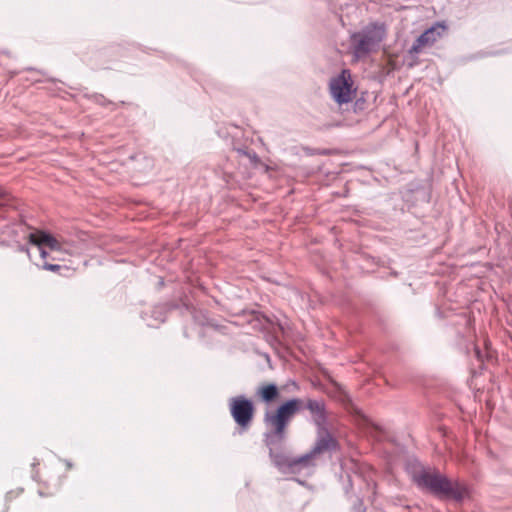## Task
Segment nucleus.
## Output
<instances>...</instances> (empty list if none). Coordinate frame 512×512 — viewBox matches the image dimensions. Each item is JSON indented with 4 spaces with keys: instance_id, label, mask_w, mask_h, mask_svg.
<instances>
[{
    "instance_id": "obj_23",
    "label": "nucleus",
    "mask_w": 512,
    "mask_h": 512,
    "mask_svg": "<svg viewBox=\"0 0 512 512\" xmlns=\"http://www.w3.org/2000/svg\"><path fill=\"white\" fill-rule=\"evenodd\" d=\"M263 320L269 321V320H270V318H269V317H267V316H263Z\"/></svg>"
},
{
    "instance_id": "obj_3",
    "label": "nucleus",
    "mask_w": 512,
    "mask_h": 512,
    "mask_svg": "<svg viewBox=\"0 0 512 512\" xmlns=\"http://www.w3.org/2000/svg\"><path fill=\"white\" fill-rule=\"evenodd\" d=\"M475 322H463L462 330L459 331L458 345L461 349L465 350L466 354L473 353L478 361L491 360L493 358V351L491 349L490 341L485 333L477 335Z\"/></svg>"
},
{
    "instance_id": "obj_12",
    "label": "nucleus",
    "mask_w": 512,
    "mask_h": 512,
    "mask_svg": "<svg viewBox=\"0 0 512 512\" xmlns=\"http://www.w3.org/2000/svg\"><path fill=\"white\" fill-rule=\"evenodd\" d=\"M9 201L7 193L0 187V208L4 207Z\"/></svg>"
},
{
    "instance_id": "obj_11",
    "label": "nucleus",
    "mask_w": 512,
    "mask_h": 512,
    "mask_svg": "<svg viewBox=\"0 0 512 512\" xmlns=\"http://www.w3.org/2000/svg\"><path fill=\"white\" fill-rule=\"evenodd\" d=\"M42 268L44 270L56 272V271H59L61 267H60V265H57V264H51V263H48V262H44L43 265H42Z\"/></svg>"
},
{
    "instance_id": "obj_20",
    "label": "nucleus",
    "mask_w": 512,
    "mask_h": 512,
    "mask_svg": "<svg viewBox=\"0 0 512 512\" xmlns=\"http://www.w3.org/2000/svg\"><path fill=\"white\" fill-rule=\"evenodd\" d=\"M38 494H39V496H41V497L45 496V494H44V492H43L42 490H39V491H38Z\"/></svg>"
},
{
    "instance_id": "obj_14",
    "label": "nucleus",
    "mask_w": 512,
    "mask_h": 512,
    "mask_svg": "<svg viewBox=\"0 0 512 512\" xmlns=\"http://www.w3.org/2000/svg\"><path fill=\"white\" fill-rule=\"evenodd\" d=\"M351 489H352V481H351L350 477H348V482L344 485V491L346 494H348Z\"/></svg>"
},
{
    "instance_id": "obj_1",
    "label": "nucleus",
    "mask_w": 512,
    "mask_h": 512,
    "mask_svg": "<svg viewBox=\"0 0 512 512\" xmlns=\"http://www.w3.org/2000/svg\"><path fill=\"white\" fill-rule=\"evenodd\" d=\"M263 443L272 465L281 474H298L314 466V459L338 449L329 429L324 400L293 397L264 414Z\"/></svg>"
},
{
    "instance_id": "obj_19",
    "label": "nucleus",
    "mask_w": 512,
    "mask_h": 512,
    "mask_svg": "<svg viewBox=\"0 0 512 512\" xmlns=\"http://www.w3.org/2000/svg\"><path fill=\"white\" fill-rule=\"evenodd\" d=\"M275 323H276V324H278V325H279V327H280L281 329H284V326L282 325V322L277 321V322H275Z\"/></svg>"
},
{
    "instance_id": "obj_2",
    "label": "nucleus",
    "mask_w": 512,
    "mask_h": 512,
    "mask_svg": "<svg viewBox=\"0 0 512 512\" xmlns=\"http://www.w3.org/2000/svg\"><path fill=\"white\" fill-rule=\"evenodd\" d=\"M412 478L418 488L441 499L462 503L469 496V488L465 483L453 480L430 466L415 469Z\"/></svg>"
},
{
    "instance_id": "obj_17",
    "label": "nucleus",
    "mask_w": 512,
    "mask_h": 512,
    "mask_svg": "<svg viewBox=\"0 0 512 512\" xmlns=\"http://www.w3.org/2000/svg\"><path fill=\"white\" fill-rule=\"evenodd\" d=\"M183 334H184V336H185V337H187V338L191 337V335L189 334V328H188L187 326H186V327H184V329H183Z\"/></svg>"
},
{
    "instance_id": "obj_21",
    "label": "nucleus",
    "mask_w": 512,
    "mask_h": 512,
    "mask_svg": "<svg viewBox=\"0 0 512 512\" xmlns=\"http://www.w3.org/2000/svg\"><path fill=\"white\" fill-rule=\"evenodd\" d=\"M293 480H295L296 482H298L299 484H303V482L297 478H293Z\"/></svg>"
},
{
    "instance_id": "obj_18",
    "label": "nucleus",
    "mask_w": 512,
    "mask_h": 512,
    "mask_svg": "<svg viewBox=\"0 0 512 512\" xmlns=\"http://www.w3.org/2000/svg\"><path fill=\"white\" fill-rule=\"evenodd\" d=\"M13 491H10L6 494L5 499L6 501H9L12 498Z\"/></svg>"
},
{
    "instance_id": "obj_8",
    "label": "nucleus",
    "mask_w": 512,
    "mask_h": 512,
    "mask_svg": "<svg viewBox=\"0 0 512 512\" xmlns=\"http://www.w3.org/2000/svg\"><path fill=\"white\" fill-rule=\"evenodd\" d=\"M445 29V26L442 24H436L430 27L416 39L410 51L419 53L424 48L432 46L438 39L442 37Z\"/></svg>"
},
{
    "instance_id": "obj_22",
    "label": "nucleus",
    "mask_w": 512,
    "mask_h": 512,
    "mask_svg": "<svg viewBox=\"0 0 512 512\" xmlns=\"http://www.w3.org/2000/svg\"><path fill=\"white\" fill-rule=\"evenodd\" d=\"M51 258H52V260H61L62 259L60 257H51Z\"/></svg>"
},
{
    "instance_id": "obj_9",
    "label": "nucleus",
    "mask_w": 512,
    "mask_h": 512,
    "mask_svg": "<svg viewBox=\"0 0 512 512\" xmlns=\"http://www.w3.org/2000/svg\"><path fill=\"white\" fill-rule=\"evenodd\" d=\"M192 326L198 337L206 343L213 340L216 334H227V327L216 322H192Z\"/></svg>"
},
{
    "instance_id": "obj_4",
    "label": "nucleus",
    "mask_w": 512,
    "mask_h": 512,
    "mask_svg": "<svg viewBox=\"0 0 512 512\" xmlns=\"http://www.w3.org/2000/svg\"><path fill=\"white\" fill-rule=\"evenodd\" d=\"M385 37V28L380 24H370L352 35V47L357 58L375 51Z\"/></svg>"
},
{
    "instance_id": "obj_16",
    "label": "nucleus",
    "mask_w": 512,
    "mask_h": 512,
    "mask_svg": "<svg viewBox=\"0 0 512 512\" xmlns=\"http://www.w3.org/2000/svg\"><path fill=\"white\" fill-rule=\"evenodd\" d=\"M61 461L65 463L67 469H72L73 468V463L70 460L61 459Z\"/></svg>"
},
{
    "instance_id": "obj_24",
    "label": "nucleus",
    "mask_w": 512,
    "mask_h": 512,
    "mask_svg": "<svg viewBox=\"0 0 512 512\" xmlns=\"http://www.w3.org/2000/svg\"><path fill=\"white\" fill-rule=\"evenodd\" d=\"M253 320L259 321L260 319H259V317L256 316V317H254Z\"/></svg>"
},
{
    "instance_id": "obj_15",
    "label": "nucleus",
    "mask_w": 512,
    "mask_h": 512,
    "mask_svg": "<svg viewBox=\"0 0 512 512\" xmlns=\"http://www.w3.org/2000/svg\"><path fill=\"white\" fill-rule=\"evenodd\" d=\"M345 399H346V401H345L344 405H345L346 409H354L351 399H349L348 396H345Z\"/></svg>"
},
{
    "instance_id": "obj_6",
    "label": "nucleus",
    "mask_w": 512,
    "mask_h": 512,
    "mask_svg": "<svg viewBox=\"0 0 512 512\" xmlns=\"http://www.w3.org/2000/svg\"><path fill=\"white\" fill-rule=\"evenodd\" d=\"M329 89L332 98L338 104L349 103L353 99V81L348 70H343L338 76L331 79Z\"/></svg>"
},
{
    "instance_id": "obj_5",
    "label": "nucleus",
    "mask_w": 512,
    "mask_h": 512,
    "mask_svg": "<svg viewBox=\"0 0 512 512\" xmlns=\"http://www.w3.org/2000/svg\"><path fill=\"white\" fill-rule=\"evenodd\" d=\"M228 407L236 425L242 431H247L251 427L255 416L253 400L243 394L237 395L229 399Z\"/></svg>"
},
{
    "instance_id": "obj_13",
    "label": "nucleus",
    "mask_w": 512,
    "mask_h": 512,
    "mask_svg": "<svg viewBox=\"0 0 512 512\" xmlns=\"http://www.w3.org/2000/svg\"><path fill=\"white\" fill-rule=\"evenodd\" d=\"M354 509L358 512H365L366 508L363 505V502L360 498H357L356 502L353 505Z\"/></svg>"
},
{
    "instance_id": "obj_10",
    "label": "nucleus",
    "mask_w": 512,
    "mask_h": 512,
    "mask_svg": "<svg viewBox=\"0 0 512 512\" xmlns=\"http://www.w3.org/2000/svg\"><path fill=\"white\" fill-rule=\"evenodd\" d=\"M257 396L265 404H271L280 398V390L276 383H266L257 390Z\"/></svg>"
},
{
    "instance_id": "obj_7",
    "label": "nucleus",
    "mask_w": 512,
    "mask_h": 512,
    "mask_svg": "<svg viewBox=\"0 0 512 512\" xmlns=\"http://www.w3.org/2000/svg\"><path fill=\"white\" fill-rule=\"evenodd\" d=\"M29 241L31 244L38 247L40 256L44 260L47 257H49V252L47 251V249L55 253L69 252L66 242H63L58 238L45 232L38 231L35 233H31L29 235Z\"/></svg>"
}]
</instances>
